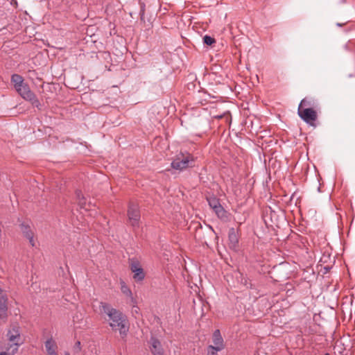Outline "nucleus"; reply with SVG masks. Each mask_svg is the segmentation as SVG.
Wrapping results in <instances>:
<instances>
[{
    "label": "nucleus",
    "instance_id": "obj_1",
    "mask_svg": "<svg viewBox=\"0 0 355 355\" xmlns=\"http://www.w3.org/2000/svg\"><path fill=\"white\" fill-rule=\"evenodd\" d=\"M99 311L101 315L107 316L109 325L114 331H119L122 338H125L129 331V322L125 315L121 311L113 308L107 302L99 303Z\"/></svg>",
    "mask_w": 355,
    "mask_h": 355
},
{
    "label": "nucleus",
    "instance_id": "obj_2",
    "mask_svg": "<svg viewBox=\"0 0 355 355\" xmlns=\"http://www.w3.org/2000/svg\"><path fill=\"white\" fill-rule=\"evenodd\" d=\"M196 157L187 151H180L173 158L171 166L177 171H182L195 166Z\"/></svg>",
    "mask_w": 355,
    "mask_h": 355
},
{
    "label": "nucleus",
    "instance_id": "obj_3",
    "mask_svg": "<svg viewBox=\"0 0 355 355\" xmlns=\"http://www.w3.org/2000/svg\"><path fill=\"white\" fill-rule=\"evenodd\" d=\"M127 214L129 223L133 228L138 227L141 218L139 205L134 202H130Z\"/></svg>",
    "mask_w": 355,
    "mask_h": 355
},
{
    "label": "nucleus",
    "instance_id": "obj_4",
    "mask_svg": "<svg viewBox=\"0 0 355 355\" xmlns=\"http://www.w3.org/2000/svg\"><path fill=\"white\" fill-rule=\"evenodd\" d=\"M299 116L306 123L314 125V122L317 120L318 114L316 111L311 107H305V109H297Z\"/></svg>",
    "mask_w": 355,
    "mask_h": 355
},
{
    "label": "nucleus",
    "instance_id": "obj_5",
    "mask_svg": "<svg viewBox=\"0 0 355 355\" xmlns=\"http://www.w3.org/2000/svg\"><path fill=\"white\" fill-rule=\"evenodd\" d=\"M6 336L9 343H8L6 347H10V345L17 344V348L19 347L20 345V333L18 327L14 326L8 329Z\"/></svg>",
    "mask_w": 355,
    "mask_h": 355
},
{
    "label": "nucleus",
    "instance_id": "obj_6",
    "mask_svg": "<svg viewBox=\"0 0 355 355\" xmlns=\"http://www.w3.org/2000/svg\"><path fill=\"white\" fill-rule=\"evenodd\" d=\"M7 301V295L0 288V320L3 321H6L8 317Z\"/></svg>",
    "mask_w": 355,
    "mask_h": 355
},
{
    "label": "nucleus",
    "instance_id": "obj_7",
    "mask_svg": "<svg viewBox=\"0 0 355 355\" xmlns=\"http://www.w3.org/2000/svg\"><path fill=\"white\" fill-rule=\"evenodd\" d=\"M228 240L229 247L236 251L239 249V233L234 227L229 230Z\"/></svg>",
    "mask_w": 355,
    "mask_h": 355
},
{
    "label": "nucleus",
    "instance_id": "obj_8",
    "mask_svg": "<svg viewBox=\"0 0 355 355\" xmlns=\"http://www.w3.org/2000/svg\"><path fill=\"white\" fill-rule=\"evenodd\" d=\"M44 347L46 349V355H58V346L57 342L52 336L49 338L44 342Z\"/></svg>",
    "mask_w": 355,
    "mask_h": 355
},
{
    "label": "nucleus",
    "instance_id": "obj_9",
    "mask_svg": "<svg viewBox=\"0 0 355 355\" xmlns=\"http://www.w3.org/2000/svg\"><path fill=\"white\" fill-rule=\"evenodd\" d=\"M149 343L150 344V352L153 355H164L161 343L157 338L151 337Z\"/></svg>",
    "mask_w": 355,
    "mask_h": 355
},
{
    "label": "nucleus",
    "instance_id": "obj_10",
    "mask_svg": "<svg viewBox=\"0 0 355 355\" xmlns=\"http://www.w3.org/2000/svg\"><path fill=\"white\" fill-rule=\"evenodd\" d=\"M212 343L214 344L212 347H216L218 349L223 350L225 348L224 340L219 329H216L214 331L212 336Z\"/></svg>",
    "mask_w": 355,
    "mask_h": 355
},
{
    "label": "nucleus",
    "instance_id": "obj_11",
    "mask_svg": "<svg viewBox=\"0 0 355 355\" xmlns=\"http://www.w3.org/2000/svg\"><path fill=\"white\" fill-rule=\"evenodd\" d=\"M16 91L26 101L27 99H31L30 98L33 96V92L31 90L28 85L25 83L21 87H19Z\"/></svg>",
    "mask_w": 355,
    "mask_h": 355
},
{
    "label": "nucleus",
    "instance_id": "obj_12",
    "mask_svg": "<svg viewBox=\"0 0 355 355\" xmlns=\"http://www.w3.org/2000/svg\"><path fill=\"white\" fill-rule=\"evenodd\" d=\"M316 107H317V103L313 98H312L311 97H306L301 101V102L298 106V109L301 108V110H303V109H305V107H311V108L314 109Z\"/></svg>",
    "mask_w": 355,
    "mask_h": 355
},
{
    "label": "nucleus",
    "instance_id": "obj_13",
    "mask_svg": "<svg viewBox=\"0 0 355 355\" xmlns=\"http://www.w3.org/2000/svg\"><path fill=\"white\" fill-rule=\"evenodd\" d=\"M217 216L224 222H227L230 220V214L222 207V205L216 207L214 210Z\"/></svg>",
    "mask_w": 355,
    "mask_h": 355
},
{
    "label": "nucleus",
    "instance_id": "obj_14",
    "mask_svg": "<svg viewBox=\"0 0 355 355\" xmlns=\"http://www.w3.org/2000/svg\"><path fill=\"white\" fill-rule=\"evenodd\" d=\"M11 82L13 83L15 89L24 83V78L19 74H13L11 77Z\"/></svg>",
    "mask_w": 355,
    "mask_h": 355
},
{
    "label": "nucleus",
    "instance_id": "obj_15",
    "mask_svg": "<svg viewBox=\"0 0 355 355\" xmlns=\"http://www.w3.org/2000/svg\"><path fill=\"white\" fill-rule=\"evenodd\" d=\"M6 351L0 352V355H14L17 352V344L10 345V347H4Z\"/></svg>",
    "mask_w": 355,
    "mask_h": 355
},
{
    "label": "nucleus",
    "instance_id": "obj_16",
    "mask_svg": "<svg viewBox=\"0 0 355 355\" xmlns=\"http://www.w3.org/2000/svg\"><path fill=\"white\" fill-rule=\"evenodd\" d=\"M133 273H134L133 279L136 282H141L145 277V273H144V271L142 267H140L138 269H135V271L133 272Z\"/></svg>",
    "mask_w": 355,
    "mask_h": 355
},
{
    "label": "nucleus",
    "instance_id": "obj_17",
    "mask_svg": "<svg viewBox=\"0 0 355 355\" xmlns=\"http://www.w3.org/2000/svg\"><path fill=\"white\" fill-rule=\"evenodd\" d=\"M209 207L213 209H216V207L220 206L219 200L215 196H210L207 198Z\"/></svg>",
    "mask_w": 355,
    "mask_h": 355
},
{
    "label": "nucleus",
    "instance_id": "obj_18",
    "mask_svg": "<svg viewBox=\"0 0 355 355\" xmlns=\"http://www.w3.org/2000/svg\"><path fill=\"white\" fill-rule=\"evenodd\" d=\"M21 230L26 238H28L31 236H34V234L32 232L31 227L28 225L21 224Z\"/></svg>",
    "mask_w": 355,
    "mask_h": 355
},
{
    "label": "nucleus",
    "instance_id": "obj_19",
    "mask_svg": "<svg viewBox=\"0 0 355 355\" xmlns=\"http://www.w3.org/2000/svg\"><path fill=\"white\" fill-rule=\"evenodd\" d=\"M30 98L31 99H27L26 101H30L33 106L40 110L41 103L34 93L33 94V96H31Z\"/></svg>",
    "mask_w": 355,
    "mask_h": 355
},
{
    "label": "nucleus",
    "instance_id": "obj_20",
    "mask_svg": "<svg viewBox=\"0 0 355 355\" xmlns=\"http://www.w3.org/2000/svg\"><path fill=\"white\" fill-rule=\"evenodd\" d=\"M140 267H141V266L138 260L135 259H130V268L132 272L135 271V269H138Z\"/></svg>",
    "mask_w": 355,
    "mask_h": 355
},
{
    "label": "nucleus",
    "instance_id": "obj_21",
    "mask_svg": "<svg viewBox=\"0 0 355 355\" xmlns=\"http://www.w3.org/2000/svg\"><path fill=\"white\" fill-rule=\"evenodd\" d=\"M202 40H203L204 44H205L206 45H208V46H211L216 42V40L214 37H212L209 35H205L203 37Z\"/></svg>",
    "mask_w": 355,
    "mask_h": 355
},
{
    "label": "nucleus",
    "instance_id": "obj_22",
    "mask_svg": "<svg viewBox=\"0 0 355 355\" xmlns=\"http://www.w3.org/2000/svg\"><path fill=\"white\" fill-rule=\"evenodd\" d=\"M207 351V355H218V352H220L221 349H218L217 348L212 347V345H209Z\"/></svg>",
    "mask_w": 355,
    "mask_h": 355
},
{
    "label": "nucleus",
    "instance_id": "obj_23",
    "mask_svg": "<svg viewBox=\"0 0 355 355\" xmlns=\"http://www.w3.org/2000/svg\"><path fill=\"white\" fill-rule=\"evenodd\" d=\"M121 291L123 293L125 294L126 295L128 296H131L132 295V292L130 290V288L125 284V283H122L121 284Z\"/></svg>",
    "mask_w": 355,
    "mask_h": 355
},
{
    "label": "nucleus",
    "instance_id": "obj_24",
    "mask_svg": "<svg viewBox=\"0 0 355 355\" xmlns=\"http://www.w3.org/2000/svg\"><path fill=\"white\" fill-rule=\"evenodd\" d=\"M78 202L81 209L85 208L86 202H85V199L84 197H82V198L80 199V200H78Z\"/></svg>",
    "mask_w": 355,
    "mask_h": 355
},
{
    "label": "nucleus",
    "instance_id": "obj_25",
    "mask_svg": "<svg viewBox=\"0 0 355 355\" xmlns=\"http://www.w3.org/2000/svg\"><path fill=\"white\" fill-rule=\"evenodd\" d=\"M76 196L78 200H80V199H81L82 197H84L81 191H79V190L76 191Z\"/></svg>",
    "mask_w": 355,
    "mask_h": 355
},
{
    "label": "nucleus",
    "instance_id": "obj_26",
    "mask_svg": "<svg viewBox=\"0 0 355 355\" xmlns=\"http://www.w3.org/2000/svg\"><path fill=\"white\" fill-rule=\"evenodd\" d=\"M33 236H31L28 238H26L28 241H29V243L33 247L35 246V241H34V239H33Z\"/></svg>",
    "mask_w": 355,
    "mask_h": 355
},
{
    "label": "nucleus",
    "instance_id": "obj_27",
    "mask_svg": "<svg viewBox=\"0 0 355 355\" xmlns=\"http://www.w3.org/2000/svg\"><path fill=\"white\" fill-rule=\"evenodd\" d=\"M144 8H145V5L143 3L141 6V11H140V15L141 16H143L144 15Z\"/></svg>",
    "mask_w": 355,
    "mask_h": 355
},
{
    "label": "nucleus",
    "instance_id": "obj_28",
    "mask_svg": "<svg viewBox=\"0 0 355 355\" xmlns=\"http://www.w3.org/2000/svg\"><path fill=\"white\" fill-rule=\"evenodd\" d=\"M80 345H81V344H80V341H77V342L76 343V344H75V346H76V347H78L79 349H80Z\"/></svg>",
    "mask_w": 355,
    "mask_h": 355
},
{
    "label": "nucleus",
    "instance_id": "obj_29",
    "mask_svg": "<svg viewBox=\"0 0 355 355\" xmlns=\"http://www.w3.org/2000/svg\"><path fill=\"white\" fill-rule=\"evenodd\" d=\"M64 355H70V354H69V352H66L64 353Z\"/></svg>",
    "mask_w": 355,
    "mask_h": 355
},
{
    "label": "nucleus",
    "instance_id": "obj_30",
    "mask_svg": "<svg viewBox=\"0 0 355 355\" xmlns=\"http://www.w3.org/2000/svg\"><path fill=\"white\" fill-rule=\"evenodd\" d=\"M209 227L210 230H211L214 232V230H213L211 226L209 225Z\"/></svg>",
    "mask_w": 355,
    "mask_h": 355
},
{
    "label": "nucleus",
    "instance_id": "obj_31",
    "mask_svg": "<svg viewBox=\"0 0 355 355\" xmlns=\"http://www.w3.org/2000/svg\"><path fill=\"white\" fill-rule=\"evenodd\" d=\"M324 355H331V354H329V353H326V354H324Z\"/></svg>",
    "mask_w": 355,
    "mask_h": 355
}]
</instances>
